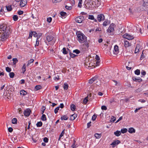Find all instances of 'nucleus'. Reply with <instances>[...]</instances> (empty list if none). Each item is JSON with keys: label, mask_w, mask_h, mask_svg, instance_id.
<instances>
[{"label": "nucleus", "mask_w": 148, "mask_h": 148, "mask_svg": "<svg viewBox=\"0 0 148 148\" xmlns=\"http://www.w3.org/2000/svg\"><path fill=\"white\" fill-rule=\"evenodd\" d=\"M6 8L7 10L8 11H10L12 9V6L11 5H9L8 6H7Z\"/></svg>", "instance_id": "obj_38"}, {"label": "nucleus", "mask_w": 148, "mask_h": 148, "mask_svg": "<svg viewBox=\"0 0 148 148\" xmlns=\"http://www.w3.org/2000/svg\"><path fill=\"white\" fill-rule=\"evenodd\" d=\"M78 40L80 43H84L86 47H88L86 37L83 33H79L77 35Z\"/></svg>", "instance_id": "obj_2"}, {"label": "nucleus", "mask_w": 148, "mask_h": 148, "mask_svg": "<svg viewBox=\"0 0 148 148\" xmlns=\"http://www.w3.org/2000/svg\"><path fill=\"white\" fill-rule=\"evenodd\" d=\"M138 101H139L140 102L142 103H145L146 101L143 99H140Z\"/></svg>", "instance_id": "obj_59"}, {"label": "nucleus", "mask_w": 148, "mask_h": 148, "mask_svg": "<svg viewBox=\"0 0 148 148\" xmlns=\"http://www.w3.org/2000/svg\"><path fill=\"white\" fill-rule=\"evenodd\" d=\"M128 132L130 133H134L135 132V130L133 127L129 128L128 130Z\"/></svg>", "instance_id": "obj_15"}, {"label": "nucleus", "mask_w": 148, "mask_h": 148, "mask_svg": "<svg viewBox=\"0 0 148 148\" xmlns=\"http://www.w3.org/2000/svg\"><path fill=\"white\" fill-rule=\"evenodd\" d=\"M42 122L41 121L38 122L36 124L37 127H41L42 126Z\"/></svg>", "instance_id": "obj_31"}, {"label": "nucleus", "mask_w": 148, "mask_h": 148, "mask_svg": "<svg viewBox=\"0 0 148 148\" xmlns=\"http://www.w3.org/2000/svg\"><path fill=\"white\" fill-rule=\"evenodd\" d=\"M6 70L7 72H10L11 71V70L10 68L8 67H7L6 68Z\"/></svg>", "instance_id": "obj_50"}, {"label": "nucleus", "mask_w": 148, "mask_h": 148, "mask_svg": "<svg viewBox=\"0 0 148 148\" xmlns=\"http://www.w3.org/2000/svg\"><path fill=\"white\" fill-rule=\"evenodd\" d=\"M88 18L89 19L91 20H94L95 21L97 22V20L96 19H94V16L93 15H89L88 16Z\"/></svg>", "instance_id": "obj_27"}, {"label": "nucleus", "mask_w": 148, "mask_h": 148, "mask_svg": "<svg viewBox=\"0 0 148 148\" xmlns=\"http://www.w3.org/2000/svg\"><path fill=\"white\" fill-rule=\"evenodd\" d=\"M69 117L66 115H63L61 117V119L62 120H66L68 119Z\"/></svg>", "instance_id": "obj_22"}, {"label": "nucleus", "mask_w": 148, "mask_h": 148, "mask_svg": "<svg viewBox=\"0 0 148 148\" xmlns=\"http://www.w3.org/2000/svg\"><path fill=\"white\" fill-rule=\"evenodd\" d=\"M8 29L5 24H2L0 25V38L2 41L5 40L7 38Z\"/></svg>", "instance_id": "obj_1"}, {"label": "nucleus", "mask_w": 148, "mask_h": 148, "mask_svg": "<svg viewBox=\"0 0 148 148\" xmlns=\"http://www.w3.org/2000/svg\"><path fill=\"white\" fill-rule=\"evenodd\" d=\"M114 30V25L112 23L109 26L107 30V32L110 33L113 32Z\"/></svg>", "instance_id": "obj_6"}, {"label": "nucleus", "mask_w": 148, "mask_h": 148, "mask_svg": "<svg viewBox=\"0 0 148 148\" xmlns=\"http://www.w3.org/2000/svg\"><path fill=\"white\" fill-rule=\"evenodd\" d=\"M53 79L56 81H58L59 79V76L58 75H57L55 77H54Z\"/></svg>", "instance_id": "obj_51"}, {"label": "nucleus", "mask_w": 148, "mask_h": 148, "mask_svg": "<svg viewBox=\"0 0 148 148\" xmlns=\"http://www.w3.org/2000/svg\"><path fill=\"white\" fill-rule=\"evenodd\" d=\"M39 37L38 38V37H37V38L36 39V42L35 45V47L36 49V47L37 46H38L39 45Z\"/></svg>", "instance_id": "obj_26"}, {"label": "nucleus", "mask_w": 148, "mask_h": 148, "mask_svg": "<svg viewBox=\"0 0 148 148\" xmlns=\"http://www.w3.org/2000/svg\"><path fill=\"white\" fill-rule=\"evenodd\" d=\"M13 19L14 21H16L18 19V17L16 15H14L13 17Z\"/></svg>", "instance_id": "obj_41"}, {"label": "nucleus", "mask_w": 148, "mask_h": 148, "mask_svg": "<svg viewBox=\"0 0 148 148\" xmlns=\"http://www.w3.org/2000/svg\"><path fill=\"white\" fill-rule=\"evenodd\" d=\"M68 10H70L72 8V6H68L66 5L65 7Z\"/></svg>", "instance_id": "obj_45"}, {"label": "nucleus", "mask_w": 148, "mask_h": 148, "mask_svg": "<svg viewBox=\"0 0 148 148\" xmlns=\"http://www.w3.org/2000/svg\"><path fill=\"white\" fill-rule=\"evenodd\" d=\"M15 1L17 2L20 1V5L21 7H24L27 3V0H15Z\"/></svg>", "instance_id": "obj_4"}, {"label": "nucleus", "mask_w": 148, "mask_h": 148, "mask_svg": "<svg viewBox=\"0 0 148 148\" xmlns=\"http://www.w3.org/2000/svg\"><path fill=\"white\" fill-rule=\"evenodd\" d=\"M115 120H116L115 118L113 116H112V119H111V121H112L113 122H114L115 121Z\"/></svg>", "instance_id": "obj_64"}, {"label": "nucleus", "mask_w": 148, "mask_h": 148, "mask_svg": "<svg viewBox=\"0 0 148 148\" xmlns=\"http://www.w3.org/2000/svg\"><path fill=\"white\" fill-rule=\"evenodd\" d=\"M119 47L118 46L116 45L114 47V51L113 52L114 54H117L119 53Z\"/></svg>", "instance_id": "obj_12"}, {"label": "nucleus", "mask_w": 148, "mask_h": 148, "mask_svg": "<svg viewBox=\"0 0 148 148\" xmlns=\"http://www.w3.org/2000/svg\"><path fill=\"white\" fill-rule=\"evenodd\" d=\"M34 61V60L33 59H30L29 61H28L27 62V66H28L30 64L32 63Z\"/></svg>", "instance_id": "obj_32"}, {"label": "nucleus", "mask_w": 148, "mask_h": 148, "mask_svg": "<svg viewBox=\"0 0 148 148\" xmlns=\"http://www.w3.org/2000/svg\"><path fill=\"white\" fill-rule=\"evenodd\" d=\"M9 75L10 78H12L14 75V74L13 72H11L9 73Z\"/></svg>", "instance_id": "obj_37"}, {"label": "nucleus", "mask_w": 148, "mask_h": 148, "mask_svg": "<svg viewBox=\"0 0 148 148\" xmlns=\"http://www.w3.org/2000/svg\"><path fill=\"white\" fill-rule=\"evenodd\" d=\"M8 131L10 132H11L13 131V129L11 127H9L8 129Z\"/></svg>", "instance_id": "obj_61"}, {"label": "nucleus", "mask_w": 148, "mask_h": 148, "mask_svg": "<svg viewBox=\"0 0 148 148\" xmlns=\"http://www.w3.org/2000/svg\"><path fill=\"white\" fill-rule=\"evenodd\" d=\"M41 88V86L40 85L36 86L35 87V88L36 90L40 89Z\"/></svg>", "instance_id": "obj_47"}, {"label": "nucleus", "mask_w": 148, "mask_h": 148, "mask_svg": "<svg viewBox=\"0 0 148 148\" xmlns=\"http://www.w3.org/2000/svg\"><path fill=\"white\" fill-rule=\"evenodd\" d=\"M69 86L66 83H64V86H63L64 89V90H66L67 89Z\"/></svg>", "instance_id": "obj_29"}, {"label": "nucleus", "mask_w": 148, "mask_h": 148, "mask_svg": "<svg viewBox=\"0 0 148 148\" xmlns=\"http://www.w3.org/2000/svg\"><path fill=\"white\" fill-rule=\"evenodd\" d=\"M75 105L74 104L72 105L71 106V110L72 111H74L75 110Z\"/></svg>", "instance_id": "obj_36"}, {"label": "nucleus", "mask_w": 148, "mask_h": 148, "mask_svg": "<svg viewBox=\"0 0 148 148\" xmlns=\"http://www.w3.org/2000/svg\"><path fill=\"white\" fill-rule=\"evenodd\" d=\"M142 5L145 7L148 6V0H143Z\"/></svg>", "instance_id": "obj_13"}, {"label": "nucleus", "mask_w": 148, "mask_h": 148, "mask_svg": "<svg viewBox=\"0 0 148 148\" xmlns=\"http://www.w3.org/2000/svg\"><path fill=\"white\" fill-rule=\"evenodd\" d=\"M96 59L97 60V61H96V64L97 66H98L99 65V58L98 56L96 55Z\"/></svg>", "instance_id": "obj_24"}, {"label": "nucleus", "mask_w": 148, "mask_h": 148, "mask_svg": "<svg viewBox=\"0 0 148 148\" xmlns=\"http://www.w3.org/2000/svg\"><path fill=\"white\" fill-rule=\"evenodd\" d=\"M96 117H97L96 115H95L94 114L92 116V120L93 121H95V120Z\"/></svg>", "instance_id": "obj_56"}, {"label": "nucleus", "mask_w": 148, "mask_h": 148, "mask_svg": "<svg viewBox=\"0 0 148 148\" xmlns=\"http://www.w3.org/2000/svg\"><path fill=\"white\" fill-rule=\"evenodd\" d=\"M67 1L69 2L72 6L74 5L75 4V0H67Z\"/></svg>", "instance_id": "obj_25"}, {"label": "nucleus", "mask_w": 148, "mask_h": 148, "mask_svg": "<svg viewBox=\"0 0 148 148\" xmlns=\"http://www.w3.org/2000/svg\"><path fill=\"white\" fill-rule=\"evenodd\" d=\"M94 7H98L101 4L100 0H91Z\"/></svg>", "instance_id": "obj_5"}, {"label": "nucleus", "mask_w": 148, "mask_h": 148, "mask_svg": "<svg viewBox=\"0 0 148 148\" xmlns=\"http://www.w3.org/2000/svg\"><path fill=\"white\" fill-rule=\"evenodd\" d=\"M43 141L46 143H47L48 141V139L47 137H45L43 139Z\"/></svg>", "instance_id": "obj_55"}, {"label": "nucleus", "mask_w": 148, "mask_h": 148, "mask_svg": "<svg viewBox=\"0 0 148 148\" xmlns=\"http://www.w3.org/2000/svg\"><path fill=\"white\" fill-rule=\"evenodd\" d=\"M22 73H24L26 71V67L25 64H24L23 65V66L22 68Z\"/></svg>", "instance_id": "obj_23"}, {"label": "nucleus", "mask_w": 148, "mask_h": 148, "mask_svg": "<svg viewBox=\"0 0 148 148\" xmlns=\"http://www.w3.org/2000/svg\"><path fill=\"white\" fill-rule=\"evenodd\" d=\"M23 12L22 11L20 10L18 12V14L19 15H21L23 14Z\"/></svg>", "instance_id": "obj_58"}, {"label": "nucleus", "mask_w": 148, "mask_h": 148, "mask_svg": "<svg viewBox=\"0 0 148 148\" xmlns=\"http://www.w3.org/2000/svg\"><path fill=\"white\" fill-rule=\"evenodd\" d=\"M123 37L128 40H131L134 38V37L133 36L129 34H124L123 35Z\"/></svg>", "instance_id": "obj_7"}, {"label": "nucleus", "mask_w": 148, "mask_h": 148, "mask_svg": "<svg viewBox=\"0 0 148 148\" xmlns=\"http://www.w3.org/2000/svg\"><path fill=\"white\" fill-rule=\"evenodd\" d=\"M114 134L116 136H119L121 135V131L117 130L114 132Z\"/></svg>", "instance_id": "obj_20"}, {"label": "nucleus", "mask_w": 148, "mask_h": 148, "mask_svg": "<svg viewBox=\"0 0 148 148\" xmlns=\"http://www.w3.org/2000/svg\"><path fill=\"white\" fill-rule=\"evenodd\" d=\"M52 18L51 17H49L47 18V21L49 23H50L52 21Z\"/></svg>", "instance_id": "obj_48"}, {"label": "nucleus", "mask_w": 148, "mask_h": 148, "mask_svg": "<svg viewBox=\"0 0 148 148\" xmlns=\"http://www.w3.org/2000/svg\"><path fill=\"white\" fill-rule=\"evenodd\" d=\"M136 75H139L140 73V70L139 69H136L134 71Z\"/></svg>", "instance_id": "obj_34"}, {"label": "nucleus", "mask_w": 148, "mask_h": 148, "mask_svg": "<svg viewBox=\"0 0 148 148\" xmlns=\"http://www.w3.org/2000/svg\"><path fill=\"white\" fill-rule=\"evenodd\" d=\"M108 24V21H105L103 23V25L104 26H106Z\"/></svg>", "instance_id": "obj_52"}, {"label": "nucleus", "mask_w": 148, "mask_h": 148, "mask_svg": "<svg viewBox=\"0 0 148 148\" xmlns=\"http://www.w3.org/2000/svg\"><path fill=\"white\" fill-rule=\"evenodd\" d=\"M12 60L13 61V64H16L18 61L17 59L16 58H13L12 59Z\"/></svg>", "instance_id": "obj_42"}, {"label": "nucleus", "mask_w": 148, "mask_h": 148, "mask_svg": "<svg viewBox=\"0 0 148 148\" xmlns=\"http://www.w3.org/2000/svg\"><path fill=\"white\" fill-rule=\"evenodd\" d=\"M60 15L61 16L63 17L65 16L66 15V13L64 12H60Z\"/></svg>", "instance_id": "obj_40"}, {"label": "nucleus", "mask_w": 148, "mask_h": 148, "mask_svg": "<svg viewBox=\"0 0 148 148\" xmlns=\"http://www.w3.org/2000/svg\"><path fill=\"white\" fill-rule=\"evenodd\" d=\"M97 19L100 22L104 19V16L102 14H98L97 16Z\"/></svg>", "instance_id": "obj_10"}, {"label": "nucleus", "mask_w": 148, "mask_h": 148, "mask_svg": "<svg viewBox=\"0 0 148 148\" xmlns=\"http://www.w3.org/2000/svg\"><path fill=\"white\" fill-rule=\"evenodd\" d=\"M79 3L78 5V7L81 8L82 7V0H79Z\"/></svg>", "instance_id": "obj_35"}, {"label": "nucleus", "mask_w": 148, "mask_h": 148, "mask_svg": "<svg viewBox=\"0 0 148 148\" xmlns=\"http://www.w3.org/2000/svg\"><path fill=\"white\" fill-rule=\"evenodd\" d=\"M31 111L29 108H27L24 110V114L25 116L28 117L29 116L30 114Z\"/></svg>", "instance_id": "obj_9"}, {"label": "nucleus", "mask_w": 148, "mask_h": 148, "mask_svg": "<svg viewBox=\"0 0 148 148\" xmlns=\"http://www.w3.org/2000/svg\"><path fill=\"white\" fill-rule=\"evenodd\" d=\"M60 109V107H58L55 109L54 113L56 114L58 112V110H59Z\"/></svg>", "instance_id": "obj_43"}, {"label": "nucleus", "mask_w": 148, "mask_h": 148, "mask_svg": "<svg viewBox=\"0 0 148 148\" xmlns=\"http://www.w3.org/2000/svg\"><path fill=\"white\" fill-rule=\"evenodd\" d=\"M77 116V114H74L72 115L70 117V119L71 120H73L76 118Z\"/></svg>", "instance_id": "obj_14"}, {"label": "nucleus", "mask_w": 148, "mask_h": 148, "mask_svg": "<svg viewBox=\"0 0 148 148\" xmlns=\"http://www.w3.org/2000/svg\"><path fill=\"white\" fill-rule=\"evenodd\" d=\"M120 143V140H116L112 143L111 145H112L113 147H114Z\"/></svg>", "instance_id": "obj_11"}, {"label": "nucleus", "mask_w": 148, "mask_h": 148, "mask_svg": "<svg viewBox=\"0 0 148 148\" xmlns=\"http://www.w3.org/2000/svg\"><path fill=\"white\" fill-rule=\"evenodd\" d=\"M17 119L16 118H14L12 120V123L13 124H16L17 123Z\"/></svg>", "instance_id": "obj_30"}, {"label": "nucleus", "mask_w": 148, "mask_h": 148, "mask_svg": "<svg viewBox=\"0 0 148 148\" xmlns=\"http://www.w3.org/2000/svg\"><path fill=\"white\" fill-rule=\"evenodd\" d=\"M88 101L87 97H86L83 100V103L84 104H86L87 103Z\"/></svg>", "instance_id": "obj_49"}, {"label": "nucleus", "mask_w": 148, "mask_h": 148, "mask_svg": "<svg viewBox=\"0 0 148 148\" xmlns=\"http://www.w3.org/2000/svg\"><path fill=\"white\" fill-rule=\"evenodd\" d=\"M127 131V128H124L121 130V132L123 134L126 133Z\"/></svg>", "instance_id": "obj_28"}, {"label": "nucleus", "mask_w": 148, "mask_h": 148, "mask_svg": "<svg viewBox=\"0 0 148 148\" xmlns=\"http://www.w3.org/2000/svg\"><path fill=\"white\" fill-rule=\"evenodd\" d=\"M53 39V37L51 35H48L47 37V40L48 42H50Z\"/></svg>", "instance_id": "obj_17"}, {"label": "nucleus", "mask_w": 148, "mask_h": 148, "mask_svg": "<svg viewBox=\"0 0 148 148\" xmlns=\"http://www.w3.org/2000/svg\"><path fill=\"white\" fill-rule=\"evenodd\" d=\"M20 82L21 84H23L25 83V80L23 79H21L20 81Z\"/></svg>", "instance_id": "obj_62"}, {"label": "nucleus", "mask_w": 148, "mask_h": 148, "mask_svg": "<svg viewBox=\"0 0 148 148\" xmlns=\"http://www.w3.org/2000/svg\"><path fill=\"white\" fill-rule=\"evenodd\" d=\"M101 109L102 110H106L107 109V108L106 106H103L101 107Z\"/></svg>", "instance_id": "obj_54"}, {"label": "nucleus", "mask_w": 148, "mask_h": 148, "mask_svg": "<svg viewBox=\"0 0 148 148\" xmlns=\"http://www.w3.org/2000/svg\"><path fill=\"white\" fill-rule=\"evenodd\" d=\"M46 115L45 114H42L41 118V120L43 121H44L46 120Z\"/></svg>", "instance_id": "obj_33"}, {"label": "nucleus", "mask_w": 148, "mask_h": 148, "mask_svg": "<svg viewBox=\"0 0 148 148\" xmlns=\"http://www.w3.org/2000/svg\"><path fill=\"white\" fill-rule=\"evenodd\" d=\"M20 94L21 95L25 96L27 94V92L24 90H22L20 91Z\"/></svg>", "instance_id": "obj_21"}, {"label": "nucleus", "mask_w": 148, "mask_h": 148, "mask_svg": "<svg viewBox=\"0 0 148 148\" xmlns=\"http://www.w3.org/2000/svg\"><path fill=\"white\" fill-rule=\"evenodd\" d=\"M141 108H142V107H140L138 108H136L134 110V112L135 113H136L138 110H140Z\"/></svg>", "instance_id": "obj_60"}, {"label": "nucleus", "mask_w": 148, "mask_h": 148, "mask_svg": "<svg viewBox=\"0 0 148 148\" xmlns=\"http://www.w3.org/2000/svg\"><path fill=\"white\" fill-rule=\"evenodd\" d=\"M141 74L143 75H145L146 74V72L144 70H142L141 71Z\"/></svg>", "instance_id": "obj_53"}, {"label": "nucleus", "mask_w": 148, "mask_h": 148, "mask_svg": "<svg viewBox=\"0 0 148 148\" xmlns=\"http://www.w3.org/2000/svg\"><path fill=\"white\" fill-rule=\"evenodd\" d=\"M62 53L64 54H66L67 53V51L66 50V48L64 47L63 48Z\"/></svg>", "instance_id": "obj_44"}, {"label": "nucleus", "mask_w": 148, "mask_h": 148, "mask_svg": "<svg viewBox=\"0 0 148 148\" xmlns=\"http://www.w3.org/2000/svg\"><path fill=\"white\" fill-rule=\"evenodd\" d=\"M85 5L87 8L90 10H92L95 8L91 0L88 1L86 4Z\"/></svg>", "instance_id": "obj_3"}, {"label": "nucleus", "mask_w": 148, "mask_h": 148, "mask_svg": "<svg viewBox=\"0 0 148 148\" xmlns=\"http://www.w3.org/2000/svg\"><path fill=\"white\" fill-rule=\"evenodd\" d=\"M45 109V108L44 107V106L42 107V110H41L42 111V112L41 113L42 114H43V113H44V111Z\"/></svg>", "instance_id": "obj_63"}, {"label": "nucleus", "mask_w": 148, "mask_h": 148, "mask_svg": "<svg viewBox=\"0 0 148 148\" xmlns=\"http://www.w3.org/2000/svg\"><path fill=\"white\" fill-rule=\"evenodd\" d=\"M84 20V17L83 16H79L76 17L75 19V21L79 23H81Z\"/></svg>", "instance_id": "obj_8"}, {"label": "nucleus", "mask_w": 148, "mask_h": 148, "mask_svg": "<svg viewBox=\"0 0 148 148\" xmlns=\"http://www.w3.org/2000/svg\"><path fill=\"white\" fill-rule=\"evenodd\" d=\"M140 45L139 44L137 45L136 48L135 49V53H137L139 51Z\"/></svg>", "instance_id": "obj_19"}, {"label": "nucleus", "mask_w": 148, "mask_h": 148, "mask_svg": "<svg viewBox=\"0 0 148 148\" xmlns=\"http://www.w3.org/2000/svg\"><path fill=\"white\" fill-rule=\"evenodd\" d=\"M33 35L34 37H36L37 36V34L36 32H33Z\"/></svg>", "instance_id": "obj_57"}, {"label": "nucleus", "mask_w": 148, "mask_h": 148, "mask_svg": "<svg viewBox=\"0 0 148 148\" xmlns=\"http://www.w3.org/2000/svg\"><path fill=\"white\" fill-rule=\"evenodd\" d=\"M124 44L125 47H128L130 45V44L129 43L128 41L127 40H124Z\"/></svg>", "instance_id": "obj_16"}, {"label": "nucleus", "mask_w": 148, "mask_h": 148, "mask_svg": "<svg viewBox=\"0 0 148 148\" xmlns=\"http://www.w3.org/2000/svg\"><path fill=\"white\" fill-rule=\"evenodd\" d=\"M73 52L76 53V54H78L80 53V51L78 49H75L73 51Z\"/></svg>", "instance_id": "obj_39"}, {"label": "nucleus", "mask_w": 148, "mask_h": 148, "mask_svg": "<svg viewBox=\"0 0 148 148\" xmlns=\"http://www.w3.org/2000/svg\"><path fill=\"white\" fill-rule=\"evenodd\" d=\"M95 136L97 139H99L101 137V134L96 133L95 134Z\"/></svg>", "instance_id": "obj_18"}, {"label": "nucleus", "mask_w": 148, "mask_h": 148, "mask_svg": "<svg viewBox=\"0 0 148 148\" xmlns=\"http://www.w3.org/2000/svg\"><path fill=\"white\" fill-rule=\"evenodd\" d=\"M64 134V130H63L61 133L60 134V138H61L62 137Z\"/></svg>", "instance_id": "obj_46"}]
</instances>
